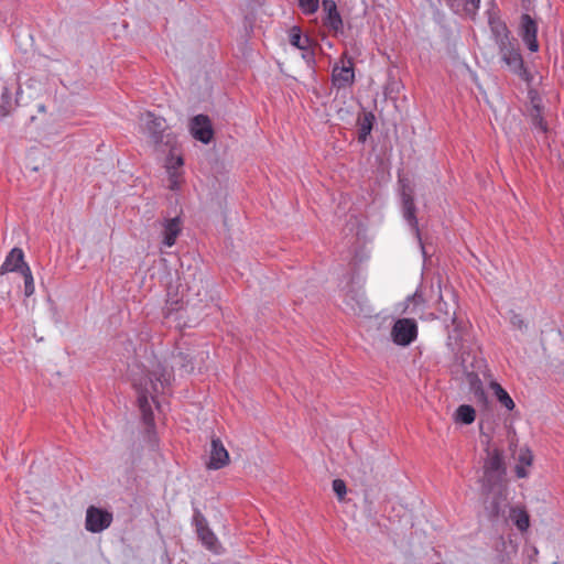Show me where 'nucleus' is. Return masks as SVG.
I'll return each instance as SVG.
<instances>
[{
    "instance_id": "obj_31",
    "label": "nucleus",
    "mask_w": 564,
    "mask_h": 564,
    "mask_svg": "<svg viewBox=\"0 0 564 564\" xmlns=\"http://www.w3.org/2000/svg\"><path fill=\"white\" fill-rule=\"evenodd\" d=\"M183 307L178 300L167 299L166 301V316L169 317L173 312H177Z\"/></svg>"
},
{
    "instance_id": "obj_1",
    "label": "nucleus",
    "mask_w": 564,
    "mask_h": 564,
    "mask_svg": "<svg viewBox=\"0 0 564 564\" xmlns=\"http://www.w3.org/2000/svg\"><path fill=\"white\" fill-rule=\"evenodd\" d=\"M137 355V347L130 343L123 356L129 361L130 358ZM151 367L152 369L145 372L144 366L139 365L137 360H133L131 364L128 362L129 376L138 393V404L142 420L149 430L154 427V416L150 399L155 403L156 408H160L158 395L165 393L172 379V371L161 362L151 361Z\"/></svg>"
},
{
    "instance_id": "obj_30",
    "label": "nucleus",
    "mask_w": 564,
    "mask_h": 564,
    "mask_svg": "<svg viewBox=\"0 0 564 564\" xmlns=\"http://www.w3.org/2000/svg\"><path fill=\"white\" fill-rule=\"evenodd\" d=\"M371 129H372L371 118L365 117V120L360 127L359 139L361 141H365L366 138L370 134Z\"/></svg>"
},
{
    "instance_id": "obj_6",
    "label": "nucleus",
    "mask_w": 564,
    "mask_h": 564,
    "mask_svg": "<svg viewBox=\"0 0 564 564\" xmlns=\"http://www.w3.org/2000/svg\"><path fill=\"white\" fill-rule=\"evenodd\" d=\"M341 308L351 315H368L369 307L365 297V293L360 288L349 289L345 291Z\"/></svg>"
},
{
    "instance_id": "obj_27",
    "label": "nucleus",
    "mask_w": 564,
    "mask_h": 564,
    "mask_svg": "<svg viewBox=\"0 0 564 564\" xmlns=\"http://www.w3.org/2000/svg\"><path fill=\"white\" fill-rule=\"evenodd\" d=\"M533 455L529 448H521L518 455V465L531 466Z\"/></svg>"
},
{
    "instance_id": "obj_4",
    "label": "nucleus",
    "mask_w": 564,
    "mask_h": 564,
    "mask_svg": "<svg viewBox=\"0 0 564 564\" xmlns=\"http://www.w3.org/2000/svg\"><path fill=\"white\" fill-rule=\"evenodd\" d=\"M355 82L354 63L350 57L344 54L339 61L333 66L332 83L337 89L350 87Z\"/></svg>"
},
{
    "instance_id": "obj_25",
    "label": "nucleus",
    "mask_w": 564,
    "mask_h": 564,
    "mask_svg": "<svg viewBox=\"0 0 564 564\" xmlns=\"http://www.w3.org/2000/svg\"><path fill=\"white\" fill-rule=\"evenodd\" d=\"M299 7L306 15H311L318 10L319 0H299Z\"/></svg>"
},
{
    "instance_id": "obj_29",
    "label": "nucleus",
    "mask_w": 564,
    "mask_h": 564,
    "mask_svg": "<svg viewBox=\"0 0 564 564\" xmlns=\"http://www.w3.org/2000/svg\"><path fill=\"white\" fill-rule=\"evenodd\" d=\"M333 490L337 495L338 499L341 500L347 492L345 481L341 479H335L333 481Z\"/></svg>"
},
{
    "instance_id": "obj_13",
    "label": "nucleus",
    "mask_w": 564,
    "mask_h": 564,
    "mask_svg": "<svg viewBox=\"0 0 564 564\" xmlns=\"http://www.w3.org/2000/svg\"><path fill=\"white\" fill-rule=\"evenodd\" d=\"M402 209H403V218L406 220V223L409 224L411 229L414 231V234L419 240L421 250H422V252H424V247H423L422 240H421L419 224H417V219L415 216L416 208H415L414 199L411 194H408L405 192L402 193Z\"/></svg>"
},
{
    "instance_id": "obj_36",
    "label": "nucleus",
    "mask_w": 564,
    "mask_h": 564,
    "mask_svg": "<svg viewBox=\"0 0 564 564\" xmlns=\"http://www.w3.org/2000/svg\"><path fill=\"white\" fill-rule=\"evenodd\" d=\"M411 299H421V295L414 294Z\"/></svg>"
},
{
    "instance_id": "obj_11",
    "label": "nucleus",
    "mask_w": 564,
    "mask_h": 564,
    "mask_svg": "<svg viewBox=\"0 0 564 564\" xmlns=\"http://www.w3.org/2000/svg\"><path fill=\"white\" fill-rule=\"evenodd\" d=\"M189 131L194 139L205 144H208L214 137L210 119L205 115H197L191 120Z\"/></svg>"
},
{
    "instance_id": "obj_28",
    "label": "nucleus",
    "mask_w": 564,
    "mask_h": 564,
    "mask_svg": "<svg viewBox=\"0 0 564 564\" xmlns=\"http://www.w3.org/2000/svg\"><path fill=\"white\" fill-rule=\"evenodd\" d=\"M510 323L514 328L519 330H525L528 328V324L523 317L514 312L511 313Z\"/></svg>"
},
{
    "instance_id": "obj_12",
    "label": "nucleus",
    "mask_w": 564,
    "mask_h": 564,
    "mask_svg": "<svg viewBox=\"0 0 564 564\" xmlns=\"http://www.w3.org/2000/svg\"><path fill=\"white\" fill-rule=\"evenodd\" d=\"M196 531L202 543L209 551L218 554L220 553V544L215 533L208 528L205 518L200 513H196L194 517Z\"/></svg>"
},
{
    "instance_id": "obj_34",
    "label": "nucleus",
    "mask_w": 564,
    "mask_h": 564,
    "mask_svg": "<svg viewBox=\"0 0 564 564\" xmlns=\"http://www.w3.org/2000/svg\"><path fill=\"white\" fill-rule=\"evenodd\" d=\"M527 467L528 466H523V465L516 466V474L519 478H524L528 476Z\"/></svg>"
},
{
    "instance_id": "obj_32",
    "label": "nucleus",
    "mask_w": 564,
    "mask_h": 564,
    "mask_svg": "<svg viewBox=\"0 0 564 564\" xmlns=\"http://www.w3.org/2000/svg\"><path fill=\"white\" fill-rule=\"evenodd\" d=\"M480 0H464L465 11L475 13L479 9Z\"/></svg>"
},
{
    "instance_id": "obj_15",
    "label": "nucleus",
    "mask_w": 564,
    "mask_h": 564,
    "mask_svg": "<svg viewBox=\"0 0 564 564\" xmlns=\"http://www.w3.org/2000/svg\"><path fill=\"white\" fill-rule=\"evenodd\" d=\"M24 267H29V264L24 261L23 250L20 248H13L6 260L0 267V274H6L8 272H24Z\"/></svg>"
},
{
    "instance_id": "obj_35",
    "label": "nucleus",
    "mask_w": 564,
    "mask_h": 564,
    "mask_svg": "<svg viewBox=\"0 0 564 564\" xmlns=\"http://www.w3.org/2000/svg\"><path fill=\"white\" fill-rule=\"evenodd\" d=\"M492 512L496 514L499 513V507L497 505L492 507Z\"/></svg>"
},
{
    "instance_id": "obj_24",
    "label": "nucleus",
    "mask_w": 564,
    "mask_h": 564,
    "mask_svg": "<svg viewBox=\"0 0 564 564\" xmlns=\"http://www.w3.org/2000/svg\"><path fill=\"white\" fill-rule=\"evenodd\" d=\"M21 274L23 275V279H24V294H25V296L29 297L35 291L34 279H33L30 267H24V272H22Z\"/></svg>"
},
{
    "instance_id": "obj_19",
    "label": "nucleus",
    "mask_w": 564,
    "mask_h": 564,
    "mask_svg": "<svg viewBox=\"0 0 564 564\" xmlns=\"http://www.w3.org/2000/svg\"><path fill=\"white\" fill-rule=\"evenodd\" d=\"M531 101H532V110H531L530 116H531L532 124L540 132L545 133L547 128H546V123L542 117L541 105H540L541 100H540V98L532 97Z\"/></svg>"
},
{
    "instance_id": "obj_7",
    "label": "nucleus",
    "mask_w": 564,
    "mask_h": 564,
    "mask_svg": "<svg viewBox=\"0 0 564 564\" xmlns=\"http://www.w3.org/2000/svg\"><path fill=\"white\" fill-rule=\"evenodd\" d=\"M488 25L496 45L512 40L511 32L507 24L500 19L499 10L495 3L487 10Z\"/></svg>"
},
{
    "instance_id": "obj_8",
    "label": "nucleus",
    "mask_w": 564,
    "mask_h": 564,
    "mask_svg": "<svg viewBox=\"0 0 564 564\" xmlns=\"http://www.w3.org/2000/svg\"><path fill=\"white\" fill-rule=\"evenodd\" d=\"M518 34L530 52L539 51L538 23L527 13L521 15Z\"/></svg>"
},
{
    "instance_id": "obj_14",
    "label": "nucleus",
    "mask_w": 564,
    "mask_h": 564,
    "mask_svg": "<svg viewBox=\"0 0 564 564\" xmlns=\"http://www.w3.org/2000/svg\"><path fill=\"white\" fill-rule=\"evenodd\" d=\"M229 463V454L224 444L218 438H213L210 444L209 462L207 467L209 469H220Z\"/></svg>"
},
{
    "instance_id": "obj_5",
    "label": "nucleus",
    "mask_w": 564,
    "mask_h": 564,
    "mask_svg": "<svg viewBox=\"0 0 564 564\" xmlns=\"http://www.w3.org/2000/svg\"><path fill=\"white\" fill-rule=\"evenodd\" d=\"M417 325L412 318H399L395 321L391 337L392 340L399 346H408L416 339Z\"/></svg>"
},
{
    "instance_id": "obj_21",
    "label": "nucleus",
    "mask_w": 564,
    "mask_h": 564,
    "mask_svg": "<svg viewBox=\"0 0 564 564\" xmlns=\"http://www.w3.org/2000/svg\"><path fill=\"white\" fill-rule=\"evenodd\" d=\"M490 389L492 390L495 397L501 403V405H503L509 411L514 409L513 400L498 382L492 381L490 383Z\"/></svg>"
},
{
    "instance_id": "obj_26",
    "label": "nucleus",
    "mask_w": 564,
    "mask_h": 564,
    "mask_svg": "<svg viewBox=\"0 0 564 564\" xmlns=\"http://www.w3.org/2000/svg\"><path fill=\"white\" fill-rule=\"evenodd\" d=\"M169 185L171 191H178L181 187L182 176L178 171L169 169Z\"/></svg>"
},
{
    "instance_id": "obj_16",
    "label": "nucleus",
    "mask_w": 564,
    "mask_h": 564,
    "mask_svg": "<svg viewBox=\"0 0 564 564\" xmlns=\"http://www.w3.org/2000/svg\"><path fill=\"white\" fill-rule=\"evenodd\" d=\"M323 9L326 12L325 25L334 31H343V20L334 0H323Z\"/></svg>"
},
{
    "instance_id": "obj_17",
    "label": "nucleus",
    "mask_w": 564,
    "mask_h": 564,
    "mask_svg": "<svg viewBox=\"0 0 564 564\" xmlns=\"http://www.w3.org/2000/svg\"><path fill=\"white\" fill-rule=\"evenodd\" d=\"M182 230V224L180 217H173L165 219L163 223V240L162 243L165 247H173L176 239Z\"/></svg>"
},
{
    "instance_id": "obj_18",
    "label": "nucleus",
    "mask_w": 564,
    "mask_h": 564,
    "mask_svg": "<svg viewBox=\"0 0 564 564\" xmlns=\"http://www.w3.org/2000/svg\"><path fill=\"white\" fill-rule=\"evenodd\" d=\"M452 339H453V336L449 335L448 336V346L452 348V350L455 352V357H456V360L459 361L464 372H466L467 375H469L470 372H473V370L476 368V362H478L476 360L475 357H473L470 359V356L469 354H467L465 351V349H460L458 351H455V347L453 346V343H452Z\"/></svg>"
},
{
    "instance_id": "obj_2",
    "label": "nucleus",
    "mask_w": 564,
    "mask_h": 564,
    "mask_svg": "<svg viewBox=\"0 0 564 564\" xmlns=\"http://www.w3.org/2000/svg\"><path fill=\"white\" fill-rule=\"evenodd\" d=\"M498 53L505 66L521 79L529 82L530 74L524 66L523 57L516 39L499 44Z\"/></svg>"
},
{
    "instance_id": "obj_20",
    "label": "nucleus",
    "mask_w": 564,
    "mask_h": 564,
    "mask_svg": "<svg viewBox=\"0 0 564 564\" xmlns=\"http://www.w3.org/2000/svg\"><path fill=\"white\" fill-rule=\"evenodd\" d=\"M509 517L519 531L524 532L529 529L530 519L524 509L518 507L511 508Z\"/></svg>"
},
{
    "instance_id": "obj_33",
    "label": "nucleus",
    "mask_w": 564,
    "mask_h": 564,
    "mask_svg": "<svg viewBox=\"0 0 564 564\" xmlns=\"http://www.w3.org/2000/svg\"><path fill=\"white\" fill-rule=\"evenodd\" d=\"M182 165H183V159L181 156H177L176 159L170 160L167 170L172 169V171L173 170L177 171Z\"/></svg>"
},
{
    "instance_id": "obj_9",
    "label": "nucleus",
    "mask_w": 564,
    "mask_h": 564,
    "mask_svg": "<svg viewBox=\"0 0 564 564\" xmlns=\"http://www.w3.org/2000/svg\"><path fill=\"white\" fill-rule=\"evenodd\" d=\"M142 131L155 143L163 141V132L166 128L165 120L152 112H145L140 118Z\"/></svg>"
},
{
    "instance_id": "obj_10",
    "label": "nucleus",
    "mask_w": 564,
    "mask_h": 564,
    "mask_svg": "<svg viewBox=\"0 0 564 564\" xmlns=\"http://www.w3.org/2000/svg\"><path fill=\"white\" fill-rule=\"evenodd\" d=\"M112 522V514L96 507H89L86 511L85 528L87 531L98 533L106 530Z\"/></svg>"
},
{
    "instance_id": "obj_22",
    "label": "nucleus",
    "mask_w": 564,
    "mask_h": 564,
    "mask_svg": "<svg viewBox=\"0 0 564 564\" xmlns=\"http://www.w3.org/2000/svg\"><path fill=\"white\" fill-rule=\"evenodd\" d=\"M476 412L471 405L462 404L455 411V421L463 424H471L475 421Z\"/></svg>"
},
{
    "instance_id": "obj_3",
    "label": "nucleus",
    "mask_w": 564,
    "mask_h": 564,
    "mask_svg": "<svg viewBox=\"0 0 564 564\" xmlns=\"http://www.w3.org/2000/svg\"><path fill=\"white\" fill-rule=\"evenodd\" d=\"M506 468L502 455L498 451H492L484 465V488L491 491L497 485L503 481Z\"/></svg>"
},
{
    "instance_id": "obj_23",
    "label": "nucleus",
    "mask_w": 564,
    "mask_h": 564,
    "mask_svg": "<svg viewBox=\"0 0 564 564\" xmlns=\"http://www.w3.org/2000/svg\"><path fill=\"white\" fill-rule=\"evenodd\" d=\"M290 43L302 51L310 48L308 36L302 35L300 28L296 26H294L290 32Z\"/></svg>"
}]
</instances>
